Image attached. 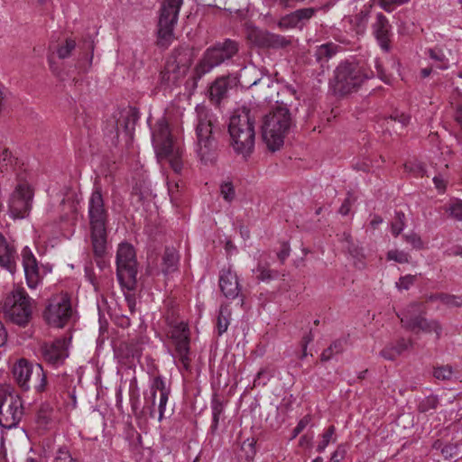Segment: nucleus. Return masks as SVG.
Instances as JSON below:
<instances>
[{"instance_id": "f257e3e1", "label": "nucleus", "mask_w": 462, "mask_h": 462, "mask_svg": "<svg viewBox=\"0 0 462 462\" xmlns=\"http://www.w3.org/2000/svg\"><path fill=\"white\" fill-rule=\"evenodd\" d=\"M107 216L101 187L96 184L88 200V217L93 252L97 257H102L106 253Z\"/></svg>"}, {"instance_id": "f03ea898", "label": "nucleus", "mask_w": 462, "mask_h": 462, "mask_svg": "<svg viewBox=\"0 0 462 462\" xmlns=\"http://www.w3.org/2000/svg\"><path fill=\"white\" fill-rule=\"evenodd\" d=\"M238 51V43L233 40L226 39L224 42H217L208 48L201 60L196 65L193 76L187 81L191 82V88H196L198 81L215 67L219 66L227 60L232 59Z\"/></svg>"}, {"instance_id": "7ed1b4c3", "label": "nucleus", "mask_w": 462, "mask_h": 462, "mask_svg": "<svg viewBox=\"0 0 462 462\" xmlns=\"http://www.w3.org/2000/svg\"><path fill=\"white\" fill-rule=\"evenodd\" d=\"M139 118V111L135 107H129L114 115L106 123V142L112 144L133 143L134 141V126Z\"/></svg>"}, {"instance_id": "20e7f679", "label": "nucleus", "mask_w": 462, "mask_h": 462, "mask_svg": "<svg viewBox=\"0 0 462 462\" xmlns=\"http://www.w3.org/2000/svg\"><path fill=\"white\" fill-rule=\"evenodd\" d=\"M291 126L289 108L279 104L264 116L262 125V138L265 144H283Z\"/></svg>"}, {"instance_id": "39448f33", "label": "nucleus", "mask_w": 462, "mask_h": 462, "mask_svg": "<svg viewBox=\"0 0 462 462\" xmlns=\"http://www.w3.org/2000/svg\"><path fill=\"white\" fill-rule=\"evenodd\" d=\"M373 77L357 62L344 60L334 70L331 85L339 95H346L356 90L365 80Z\"/></svg>"}, {"instance_id": "423d86ee", "label": "nucleus", "mask_w": 462, "mask_h": 462, "mask_svg": "<svg viewBox=\"0 0 462 462\" xmlns=\"http://www.w3.org/2000/svg\"><path fill=\"white\" fill-rule=\"evenodd\" d=\"M33 300L23 288L14 289L3 301L5 316L13 323L25 326L32 319Z\"/></svg>"}, {"instance_id": "0eeeda50", "label": "nucleus", "mask_w": 462, "mask_h": 462, "mask_svg": "<svg viewBox=\"0 0 462 462\" xmlns=\"http://www.w3.org/2000/svg\"><path fill=\"white\" fill-rule=\"evenodd\" d=\"M75 314L71 296L68 292H60L48 300L42 316L49 326L62 328L74 320Z\"/></svg>"}, {"instance_id": "6e6552de", "label": "nucleus", "mask_w": 462, "mask_h": 462, "mask_svg": "<svg viewBox=\"0 0 462 462\" xmlns=\"http://www.w3.org/2000/svg\"><path fill=\"white\" fill-rule=\"evenodd\" d=\"M183 0H162L157 23V45L168 47L174 39V29Z\"/></svg>"}, {"instance_id": "1a4fd4ad", "label": "nucleus", "mask_w": 462, "mask_h": 462, "mask_svg": "<svg viewBox=\"0 0 462 462\" xmlns=\"http://www.w3.org/2000/svg\"><path fill=\"white\" fill-rule=\"evenodd\" d=\"M254 116L251 114V109L243 106L236 109L229 119L228 134L230 135V144H254Z\"/></svg>"}, {"instance_id": "9d476101", "label": "nucleus", "mask_w": 462, "mask_h": 462, "mask_svg": "<svg viewBox=\"0 0 462 462\" xmlns=\"http://www.w3.org/2000/svg\"><path fill=\"white\" fill-rule=\"evenodd\" d=\"M13 375L18 386L24 392L33 388L37 393H42L46 390L47 379L43 368L41 365L29 362L22 358L14 365Z\"/></svg>"}, {"instance_id": "9b49d317", "label": "nucleus", "mask_w": 462, "mask_h": 462, "mask_svg": "<svg viewBox=\"0 0 462 462\" xmlns=\"http://www.w3.org/2000/svg\"><path fill=\"white\" fill-rule=\"evenodd\" d=\"M135 252L128 243L119 245L116 254V274L122 286L133 290L137 282Z\"/></svg>"}, {"instance_id": "f8f14e48", "label": "nucleus", "mask_w": 462, "mask_h": 462, "mask_svg": "<svg viewBox=\"0 0 462 462\" xmlns=\"http://www.w3.org/2000/svg\"><path fill=\"white\" fill-rule=\"evenodd\" d=\"M23 414L22 398L15 393L0 389V426L5 429L15 428Z\"/></svg>"}, {"instance_id": "ddd939ff", "label": "nucleus", "mask_w": 462, "mask_h": 462, "mask_svg": "<svg viewBox=\"0 0 462 462\" xmlns=\"http://www.w3.org/2000/svg\"><path fill=\"white\" fill-rule=\"evenodd\" d=\"M33 190L25 175L17 176V184L9 199L8 208L13 218H24L32 208Z\"/></svg>"}, {"instance_id": "4468645a", "label": "nucleus", "mask_w": 462, "mask_h": 462, "mask_svg": "<svg viewBox=\"0 0 462 462\" xmlns=\"http://www.w3.org/2000/svg\"><path fill=\"white\" fill-rule=\"evenodd\" d=\"M158 393V420L162 421L164 417L166 404L168 402L169 395L171 393V388L169 385L166 384L165 379L161 375H157L152 378L149 392L144 393L143 410H145L152 418H154L156 414L155 407Z\"/></svg>"}, {"instance_id": "2eb2a0df", "label": "nucleus", "mask_w": 462, "mask_h": 462, "mask_svg": "<svg viewBox=\"0 0 462 462\" xmlns=\"http://www.w3.org/2000/svg\"><path fill=\"white\" fill-rule=\"evenodd\" d=\"M170 335L174 345L173 358L178 359L182 369L189 371L190 369L191 357L188 325L183 321L171 325Z\"/></svg>"}, {"instance_id": "dca6fc26", "label": "nucleus", "mask_w": 462, "mask_h": 462, "mask_svg": "<svg viewBox=\"0 0 462 462\" xmlns=\"http://www.w3.org/2000/svg\"><path fill=\"white\" fill-rule=\"evenodd\" d=\"M21 254L26 283L30 289H36L42 283L43 277L51 273V266L40 264L28 246L23 248Z\"/></svg>"}, {"instance_id": "f3484780", "label": "nucleus", "mask_w": 462, "mask_h": 462, "mask_svg": "<svg viewBox=\"0 0 462 462\" xmlns=\"http://www.w3.org/2000/svg\"><path fill=\"white\" fill-rule=\"evenodd\" d=\"M71 337H62L50 343H43L40 347L42 360L53 367H59L69 357V346Z\"/></svg>"}, {"instance_id": "a211bd4d", "label": "nucleus", "mask_w": 462, "mask_h": 462, "mask_svg": "<svg viewBox=\"0 0 462 462\" xmlns=\"http://www.w3.org/2000/svg\"><path fill=\"white\" fill-rule=\"evenodd\" d=\"M195 110L198 118L196 127L198 144L218 142L219 131L213 125L210 110L203 105H198Z\"/></svg>"}, {"instance_id": "6ab92c4d", "label": "nucleus", "mask_w": 462, "mask_h": 462, "mask_svg": "<svg viewBox=\"0 0 462 462\" xmlns=\"http://www.w3.org/2000/svg\"><path fill=\"white\" fill-rule=\"evenodd\" d=\"M249 40L257 47L267 49H284L291 44V39L258 28L252 29L248 33Z\"/></svg>"}, {"instance_id": "aec40b11", "label": "nucleus", "mask_w": 462, "mask_h": 462, "mask_svg": "<svg viewBox=\"0 0 462 462\" xmlns=\"http://www.w3.org/2000/svg\"><path fill=\"white\" fill-rule=\"evenodd\" d=\"M372 33L381 49L389 52L393 36L392 25L383 14L378 13L376 14L375 21L372 23Z\"/></svg>"}, {"instance_id": "412c9836", "label": "nucleus", "mask_w": 462, "mask_h": 462, "mask_svg": "<svg viewBox=\"0 0 462 462\" xmlns=\"http://www.w3.org/2000/svg\"><path fill=\"white\" fill-rule=\"evenodd\" d=\"M238 82V78L233 74L217 78L209 88L210 100L219 105L227 97L228 90L236 88Z\"/></svg>"}, {"instance_id": "4be33fe9", "label": "nucleus", "mask_w": 462, "mask_h": 462, "mask_svg": "<svg viewBox=\"0 0 462 462\" xmlns=\"http://www.w3.org/2000/svg\"><path fill=\"white\" fill-rule=\"evenodd\" d=\"M423 305L420 302L409 304L402 311L397 314L402 328L410 331H417L420 320L424 318Z\"/></svg>"}, {"instance_id": "5701e85b", "label": "nucleus", "mask_w": 462, "mask_h": 462, "mask_svg": "<svg viewBox=\"0 0 462 462\" xmlns=\"http://www.w3.org/2000/svg\"><path fill=\"white\" fill-rule=\"evenodd\" d=\"M155 154L161 163L168 162L176 173L181 171L182 150L180 146H155Z\"/></svg>"}, {"instance_id": "b1692460", "label": "nucleus", "mask_w": 462, "mask_h": 462, "mask_svg": "<svg viewBox=\"0 0 462 462\" xmlns=\"http://www.w3.org/2000/svg\"><path fill=\"white\" fill-rule=\"evenodd\" d=\"M319 11V8L305 7L298 9L282 17L278 25L280 28H301Z\"/></svg>"}, {"instance_id": "393cba45", "label": "nucleus", "mask_w": 462, "mask_h": 462, "mask_svg": "<svg viewBox=\"0 0 462 462\" xmlns=\"http://www.w3.org/2000/svg\"><path fill=\"white\" fill-rule=\"evenodd\" d=\"M219 288L226 298L234 300L240 293V286L236 273L230 268L222 269L219 274Z\"/></svg>"}, {"instance_id": "a878e982", "label": "nucleus", "mask_w": 462, "mask_h": 462, "mask_svg": "<svg viewBox=\"0 0 462 462\" xmlns=\"http://www.w3.org/2000/svg\"><path fill=\"white\" fill-rule=\"evenodd\" d=\"M17 259L14 246L0 233V266L13 274L16 271Z\"/></svg>"}, {"instance_id": "bb28decb", "label": "nucleus", "mask_w": 462, "mask_h": 462, "mask_svg": "<svg viewBox=\"0 0 462 462\" xmlns=\"http://www.w3.org/2000/svg\"><path fill=\"white\" fill-rule=\"evenodd\" d=\"M152 137L155 144H174L177 142L165 117H162L156 122Z\"/></svg>"}, {"instance_id": "cd10ccee", "label": "nucleus", "mask_w": 462, "mask_h": 462, "mask_svg": "<svg viewBox=\"0 0 462 462\" xmlns=\"http://www.w3.org/2000/svg\"><path fill=\"white\" fill-rule=\"evenodd\" d=\"M194 59L193 50L189 46L175 48L167 61L178 65L179 69L189 70Z\"/></svg>"}, {"instance_id": "c85d7f7f", "label": "nucleus", "mask_w": 462, "mask_h": 462, "mask_svg": "<svg viewBox=\"0 0 462 462\" xmlns=\"http://www.w3.org/2000/svg\"><path fill=\"white\" fill-rule=\"evenodd\" d=\"M188 70L179 69L178 65L166 61L164 69L161 72V83L164 85H177Z\"/></svg>"}, {"instance_id": "c756f323", "label": "nucleus", "mask_w": 462, "mask_h": 462, "mask_svg": "<svg viewBox=\"0 0 462 462\" xmlns=\"http://www.w3.org/2000/svg\"><path fill=\"white\" fill-rule=\"evenodd\" d=\"M337 46L332 42H328L318 46L314 52L315 61L319 65L322 72L328 68V60L337 53Z\"/></svg>"}, {"instance_id": "7c9ffc66", "label": "nucleus", "mask_w": 462, "mask_h": 462, "mask_svg": "<svg viewBox=\"0 0 462 462\" xmlns=\"http://www.w3.org/2000/svg\"><path fill=\"white\" fill-rule=\"evenodd\" d=\"M412 346L411 339L400 338L397 343L387 345L381 352L380 355L386 360L393 361L404 351Z\"/></svg>"}, {"instance_id": "2f4dec72", "label": "nucleus", "mask_w": 462, "mask_h": 462, "mask_svg": "<svg viewBox=\"0 0 462 462\" xmlns=\"http://www.w3.org/2000/svg\"><path fill=\"white\" fill-rule=\"evenodd\" d=\"M372 6L373 5L371 4L365 5L356 14H355L350 19V23L357 34L365 33L368 23V19L370 17Z\"/></svg>"}, {"instance_id": "473e14b6", "label": "nucleus", "mask_w": 462, "mask_h": 462, "mask_svg": "<svg viewBox=\"0 0 462 462\" xmlns=\"http://www.w3.org/2000/svg\"><path fill=\"white\" fill-rule=\"evenodd\" d=\"M179 259L178 252L174 247H166L162 255V273L169 274L176 271Z\"/></svg>"}, {"instance_id": "72a5a7b5", "label": "nucleus", "mask_w": 462, "mask_h": 462, "mask_svg": "<svg viewBox=\"0 0 462 462\" xmlns=\"http://www.w3.org/2000/svg\"><path fill=\"white\" fill-rule=\"evenodd\" d=\"M53 408L49 403H42L36 414V424L40 429L47 430L52 424Z\"/></svg>"}, {"instance_id": "f704fd0d", "label": "nucleus", "mask_w": 462, "mask_h": 462, "mask_svg": "<svg viewBox=\"0 0 462 462\" xmlns=\"http://www.w3.org/2000/svg\"><path fill=\"white\" fill-rule=\"evenodd\" d=\"M432 448L439 451L445 459L453 458L457 453V444L444 443L440 439H437L433 442Z\"/></svg>"}, {"instance_id": "c9c22d12", "label": "nucleus", "mask_w": 462, "mask_h": 462, "mask_svg": "<svg viewBox=\"0 0 462 462\" xmlns=\"http://www.w3.org/2000/svg\"><path fill=\"white\" fill-rule=\"evenodd\" d=\"M420 331L424 333L434 332L437 338H439L442 332V327L439 322L435 319H427L426 318H423L422 320H420L416 332Z\"/></svg>"}, {"instance_id": "e433bc0d", "label": "nucleus", "mask_w": 462, "mask_h": 462, "mask_svg": "<svg viewBox=\"0 0 462 462\" xmlns=\"http://www.w3.org/2000/svg\"><path fill=\"white\" fill-rule=\"evenodd\" d=\"M258 281L268 282L279 276V272L271 270L268 267L259 263L254 270Z\"/></svg>"}, {"instance_id": "4c0bfd02", "label": "nucleus", "mask_w": 462, "mask_h": 462, "mask_svg": "<svg viewBox=\"0 0 462 462\" xmlns=\"http://www.w3.org/2000/svg\"><path fill=\"white\" fill-rule=\"evenodd\" d=\"M344 342L343 340L337 339L335 340L331 345L325 349L320 356V359L323 362H327L332 358V356L336 354H339L343 351Z\"/></svg>"}, {"instance_id": "58836bf2", "label": "nucleus", "mask_w": 462, "mask_h": 462, "mask_svg": "<svg viewBox=\"0 0 462 462\" xmlns=\"http://www.w3.org/2000/svg\"><path fill=\"white\" fill-rule=\"evenodd\" d=\"M411 120V116L402 112L395 111L389 117L384 119L385 125L388 127L393 126V124L398 123L401 125V128L406 126Z\"/></svg>"}, {"instance_id": "ea45409f", "label": "nucleus", "mask_w": 462, "mask_h": 462, "mask_svg": "<svg viewBox=\"0 0 462 462\" xmlns=\"http://www.w3.org/2000/svg\"><path fill=\"white\" fill-rule=\"evenodd\" d=\"M230 312L226 308H221L217 319V335L222 336L228 328Z\"/></svg>"}, {"instance_id": "a19ab883", "label": "nucleus", "mask_w": 462, "mask_h": 462, "mask_svg": "<svg viewBox=\"0 0 462 462\" xmlns=\"http://www.w3.org/2000/svg\"><path fill=\"white\" fill-rule=\"evenodd\" d=\"M76 48V42L73 39L68 38L65 42L59 45L56 49L59 59L64 60L69 58Z\"/></svg>"}, {"instance_id": "79ce46f5", "label": "nucleus", "mask_w": 462, "mask_h": 462, "mask_svg": "<svg viewBox=\"0 0 462 462\" xmlns=\"http://www.w3.org/2000/svg\"><path fill=\"white\" fill-rule=\"evenodd\" d=\"M405 227V215L402 211H396L391 224L392 234L396 237Z\"/></svg>"}, {"instance_id": "37998d69", "label": "nucleus", "mask_w": 462, "mask_h": 462, "mask_svg": "<svg viewBox=\"0 0 462 462\" xmlns=\"http://www.w3.org/2000/svg\"><path fill=\"white\" fill-rule=\"evenodd\" d=\"M212 424L211 430L215 431L217 429L219 419L224 411L223 402L217 399L212 401Z\"/></svg>"}, {"instance_id": "c03bdc74", "label": "nucleus", "mask_w": 462, "mask_h": 462, "mask_svg": "<svg viewBox=\"0 0 462 462\" xmlns=\"http://www.w3.org/2000/svg\"><path fill=\"white\" fill-rule=\"evenodd\" d=\"M335 431H336L335 426L331 425L322 434V436H321L322 439L317 446L318 452H319V453L323 452L330 442H334L336 440V439L334 438Z\"/></svg>"}, {"instance_id": "a18cd8bd", "label": "nucleus", "mask_w": 462, "mask_h": 462, "mask_svg": "<svg viewBox=\"0 0 462 462\" xmlns=\"http://www.w3.org/2000/svg\"><path fill=\"white\" fill-rule=\"evenodd\" d=\"M241 453H244L245 459L247 462L253 461L256 453L255 440L254 439H245L241 445Z\"/></svg>"}, {"instance_id": "49530a36", "label": "nucleus", "mask_w": 462, "mask_h": 462, "mask_svg": "<svg viewBox=\"0 0 462 462\" xmlns=\"http://www.w3.org/2000/svg\"><path fill=\"white\" fill-rule=\"evenodd\" d=\"M445 211L453 218L462 221V200H455L446 206Z\"/></svg>"}, {"instance_id": "de8ad7c7", "label": "nucleus", "mask_w": 462, "mask_h": 462, "mask_svg": "<svg viewBox=\"0 0 462 462\" xmlns=\"http://www.w3.org/2000/svg\"><path fill=\"white\" fill-rule=\"evenodd\" d=\"M197 153L205 164L215 161V151L212 149V146H199Z\"/></svg>"}, {"instance_id": "09e8293b", "label": "nucleus", "mask_w": 462, "mask_h": 462, "mask_svg": "<svg viewBox=\"0 0 462 462\" xmlns=\"http://www.w3.org/2000/svg\"><path fill=\"white\" fill-rule=\"evenodd\" d=\"M410 257V254L405 253L404 251L390 250L387 253V260L394 261L399 263H409Z\"/></svg>"}, {"instance_id": "8fccbe9b", "label": "nucleus", "mask_w": 462, "mask_h": 462, "mask_svg": "<svg viewBox=\"0 0 462 462\" xmlns=\"http://www.w3.org/2000/svg\"><path fill=\"white\" fill-rule=\"evenodd\" d=\"M220 192L223 199L227 202H231L235 199L236 192L231 181H224L220 185Z\"/></svg>"}, {"instance_id": "3c124183", "label": "nucleus", "mask_w": 462, "mask_h": 462, "mask_svg": "<svg viewBox=\"0 0 462 462\" xmlns=\"http://www.w3.org/2000/svg\"><path fill=\"white\" fill-rule=\"evenodd\" d=\"M404 240L411 245L413 249L421 250L424 248V243L421 237L416 233H410L403 236Z\"/></svg>"}, {"instance_id": "603ef678", "label": "nucleus", "mask_w": 462, "mask_h": 462, "mask_svg": "<svg viewBox=\"0 0 462 462\" xmlns=\"http://www.w3.org/2000/svg\"><path fill=\"white\" fill-rule=\"evenodd\" d=\"M433 375L439 380H449L453 375L452 367L449 365H442L434 369Z\"/></svg>"}, {"instance_id": "864d4df0", "label": "nucleus", "mask_w": 462, "mask_h": 462, "mask_svg": "<svg viewBox=\"0 0 462 462\" xmlns=\"http://www.w3.org/2000/svg\"><path fill=\"white\" fill-rule=\"evenodd\" d=\"M54 462H77V460L72 457L66 447H61L56 453Z\"/></svg>"}, {"instance_id": "5fc2aeb1", "label": "nucleus", "mask_w": 462, "mask_h": 462, "mask_svg": "<svg viewBox=\"0 0 462 462\" xmlns=\"http://www.w3.org/2000/svg\"><path fill=\"white\" fill-rule=\"evenodd\" d=\"M14 161L17 159L12 156L11 152L5 147H0V171H3L4 165L12 164Z\"/></svg>"}, {"instance_id": "6e6d98bb", "label": "nucleus", "mask_w": 462, "mask_h": 462, "mask_svg": "<svg viewBox=\"0 0 462 462\" xmlns=\"http://www.w3.org/2000/svg\"><path fill=\"white\" fill-rule=\"evenodd\" d=\"M410 0H379V5L386 12L391 13L395 6L408 3Z\"/></svg>"}, {"instance_id": "4d7b16f0", "label": "nucleus", "mask_w": 462, "mask_h": 462, "mask_svg": "<svg viewBox=\"0 0 462 462\" xmlns=\"http://www.w3.org/2000/svg\"><path fill=\"white\" fill-rule=\"evenodd\" d=\"M273 374L265 368L261 369L254 378V385H265Z\"/></svg>"}, {"instance_id": "13d9d810", "label": "nucleus", "mask_w": 462, "mask_h": 462, "mask_svg": "<svg viewBox=\"0 0 462 462\" xmlns=\"http://www.w3.org/2000/svg\"><path fill=\"white\" fill-rule=\"evenodd\" d=\"M234 153L246 161L254 152V146H233Z\"/></svg>"}, {"instance_id": "bf43d9fd", "label": "nucleus", "mask_w": 462, "mask_h": 462, "mask_svg": "<svg viewBox=\"0 0 462 462\" xmlns=\"http://www.w3.org/2000/svg\"><path fill=\"white\" fill-rule=\"evenodd\" d=\"M310 415H305L302 419H300L297 426L293 429L291 439H295L310 423Z\"/></svg>"}, {"instance_id": "052dcab7", "label": "nucleus", "mask_w": 462, "mask_h": 462, "mask_svg": "<svg viewBox=\"0 0 462 462\" xmlns=\"http://www.w3.org/2000/svg\"><path fill=\"white\" fill-rule=\"evenodd\" d=\"M444 299L443 304L448 307H460L462 305V297L448 294L442 297Z\"/></svg>"}, {"instance_id": "680f3d73", "label": "nucleus", "mask_w": 462, "mask_h": 462, "mask_svg": "<svg viewBox=\"0 0 462 462\" xmlns=\"http://www.w3.org/2000/svg\"><path fill=\"white\" fill-rule=\"evenodd\" d=\"M416 277L414 275L408 274L402 276L396 285L400 289L408 290L414 283Z\"/></svg>"}, {"instance_id": "e2e57ef3", "label": "nucleus", "mask_w": 462, "mask_h": 462, "mask_svg": "<svg viewBox=\"0 0 462 462\" xmlns=\"http://www.w3.org/2000/svg\"><path fill=\"white\" fill-rule=\"evenodd\" d=\"M437 399L429 397L419 404L418 410L420 412H426L430 409H435L437 407Z\"/></svg>"}, {"instance_id": "0e129e2a", "label": "nucleus", "mask_w": 462, "mask_h": 462, "mask_svg": "<svg viewBox=\"0 0 462 462\" xmlns=\"http://www.w3.org/2000/svg\"><path fill=\"white\" fill-rule=\"evenodd\" d=\"M354 201H355V198L353 197L352 194L348 193L347 197L346 198V199L340 206L338 212L343 216L347 215L350 211V207Z\"/></svg>"}, {"instance_id": "69168bd1", "label": "nucleus", "mask_w": 462, "mask_h": 462, "mask_svg": "<svg viewBox=\"0 0 462 462\" xmlns=\"http://www.w3.org/2000/svg\"><path fill=\"white\" fill-rule=\"evenodd\" d=\"M346 455V448L340 445L337 448V449L331 454V457L328 462H340Z\"/></svg>"}, {"instance_id": "338daca9", "label": "nucleus", "mask_w": 462, "mask_h": 462, "mask_svg": "<svg viewBox=\"0 0 462 462\" xmlns=\"http://www.w3.org/2000/svg\"><path fill=\"white\" fill-rule=\"evenodd\" d=\"M405 168L410 171H415L421 175H423L425 172V166L421 162L412 163L411 162H409L405 163Z\"/></svg>"}, {"instance_id": "774afa93", "label": "nucleus", "mask_w": 462, "mask_h": 462, "mask_svg": "<svg viewBox=\"0 0 462 462\" xmlns=\"http://www.w3.org/2000/svg\"><path fill=\"white\" fill-rule=\"evenodd\" d=\"M290 255V246L287 243H283L282 245L281 250L277 253V257L279 260L283 263L287 257Z\"/></svg>"}]
</instances>
